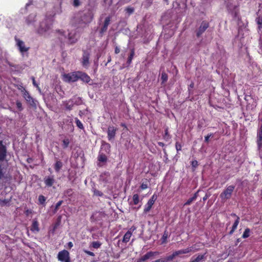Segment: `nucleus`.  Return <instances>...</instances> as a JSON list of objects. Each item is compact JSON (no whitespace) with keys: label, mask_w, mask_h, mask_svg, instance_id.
<instances>
[{"label":"nucleus","mask_w":262,"mask_h":262,"mask_svg":"<svg viewBox=\"0 0 262 262\" xmlns=\"http://www.w3.org/2000/svg\"><path fill=\"white\" fill-rule=\"evenodd\" d=\"M176 256H177L175 254V252H174L172 254L166 257H163V260H164V262H168L172 260Z\"/></svg>","instance_id":"obj_27"},{"label":"nucleus","mask_w":262,"mask_h":262,"mask_svg":"<svg viewBox=\"0 0 262 262\" xmlns=\"http://www.w3.org/2000/svg\"><path fill=\"white\" fill-rule=\"evenodd\" d=\"M117 128L114 126H108L107 130V138L109 141L114 139L115 137Z\"/></svg>","instance_id":"obj_12"},{"label":"nucleus","mask_w":262,"mask_h":262,"mask_svg":"<svg viewBox=\"0 0 262 262\" xmlns=\"http://www.w3.org/2000/svg\"><path fill=\"white\" fill-rule=\"evenodd\" d=\"M262 137V131H257V137Z\"/></svg>","instance_id":"obj_55"},{"label":"nucleus","mask_w":262,"mask_h":262,"mask_svg":"<svg viewBox=\"0 0 262 262\" xmlns=\"http://www.w3.org/2000/svg\"><path fill=\"white\" fill-rule=\"evenodd\" d=\"M135 55L134 50L132 49L130 52V54L127 59V63L128 64H130L132 62V59Z\"/></svg>","instance_id":"obj_32"},{"label":"nucleus","mask_w":262,"mask_h":262,"mask_svg":"<svg viewBox=\"0 0 262 262\" xmlns=\"http://www.w3.org/2000/svg\"><path fill=\"white\" fill-rule=\"evenodd\" d=\"M63 81L67 82H74L78 80V71L62 74Z\"/></svg>","instance_id":"obj_4"},{"label":"nucleus","mask_w":262,"mask_h":262,"mask_svg":"<svg viewBox=\"0 0 262 262\" xmlns=\"http://www.w3.org/2000/svg\"><path fill=\"white\" fill-rule=\"evenodd\" d=\"M71 99L76 105H80L82 104V100L80 97H74L71 98Z\"/></svg>","instance_id":"obj_29"},{"label":"nucleus","mask_w":262,"mask_h":262,"mask_svg":"<svg viewBox=\"0 0 262 262\" xmlns=\"http://www.w3.org/2000/svg\"><path fill=\"white\" fill-rule=\"evenodd\" d=\"M110 21H111V17L108 16L105 18L103 26L101 29V30L100 32L101 34H103L104 32H105L107 30V27L110 24Z\"/></svg>","instance_id":"obj_16"},{"label":"nucleus","mask_w":262,"mask_h":262,"mask_svg":"<svg viewBox=\"0 0 262 262\" xmlns=\"http://www.w3.org/2000/svg\"><path fill=\"white\" fill-rule=\"evenodd\" d=\"M62 203H63L62 201H59V202H58L56 203V204L55 205V207L54 210V213H56L57 212V211L59 207L61 205Z\"/></svg>","instance_id":"obj_39"},{"label":"nucleus","mask_w":262,"mask_h":262,"mask_svg":"<svg viewBox=\"0 0 262 262\" xmlns=\"http://www.w3.org/2000/svg\"><path fill=\"white\" fill-rule=\"evenodd\" d=\"M59 39L62 42H67L69 44L75 43L78 40L79 35L75 31L70 32L59 31Z\"/></svg>","instance_id":"obj_1"},{"label":"nucleus","mask_w":262,"mask_h":262,"mask_svg":"<svg viewBox=\"0 0 262 262\" xmlns=\"http://www.w3.org/2000/svg\"><path fill=\"white\" fill-rule=\"evenodd\" d=\"M81 3L79 0H73V5L75 7H78L80 5Z\"/></svg>","instance_id":"obj_44"},{"label":"nucleus","mask_w":262,"mask_h":262,"mask_svg":"<svg viewBox=\"0 0 262 262\" xmlns=\"http://www.w3.org/2000/svg\"><path fill=\"white\" fill-rule=\"evenodd\" d=\"M198 165V161L196 160L191 162V165L193 167H196Z\"/></svg>","instance_id":"obj_50"},{"label":"nucleus","mask_w":262,"mask_h":262,"mask_svg":"<svg viewBox=\"0 0 262 262\" xmlns=\"http://www.w3.org/2000/svg\"><path fill=\"white\" fill-rule=\"evenodd\" d=\"M133 201L134 205H137L139 203V196L138 194H135L133 195Z\"/></svg>","instance_id":"obj_31"},{"label":"nucleus","mask_w":262,"mask_h":262,"mask_svg":"<svg viewBox=\"0 0 262 262\" xmlns=\"http://www.w3.org/2000/svg\"><path fill=\"white\" fill-rule=\"evenodd\" d=\"M190 87H191V88H193V83H191V84L190 85Z\"/></svg>","instance_id":"obj_59"},{"label":"nucleus","mask_w":262,"mask_h":262,"mask_svg":"<svg viewBox=\"0 0 262 262\" xmlns=\"http://www.w3.org/2000/svg\"><path fill=\"white\" fill-rule=\"evenodd\" d=\"M157 195L154 194L148 201L154 204L155 202L157 200Z\"/></svg>","instance_id":"obj_45"},{"label":"nucleus","mask_w":262,"mask_h":262,"mask_svg":"<svg viewBox=\"0 0 262 262\" xmlns=\"http://www.w3.org/2000/svg\"><path fill=\"white\" fill-rule=\"evenodd\" d=\"M70 122H71V123H72V119H71V121H70Z\"/></svg>","instance_id":"obj_62"},{"label":"nucleus","mask_w":262,"mask_h":262,"mask_svg":"<svg viewBox=\"0 0 262 262\" xmlns=\"http://www.w3.org/2000/svg\"><path fill=\"white\" fill-rule=\"evenodd\" d=\"M231 215L236 217V219L232 226L231 230L229 232L230 234H232L234 232L235 230L237 228L239 222V217L237 216L235 214H231Z\"/></svg>","instance_id":"obj_19"},{"label":"nucleus","mask_w":262,"mask_h":262,"mask_svg":"<svg viewBox=\"0 0 262 262\" xmlns=\"http://www.w3.org/2000/svg\"><path fill=\"white\" fill-rule=\"evenodd\" d=\"M84 253H86L87 254L90 255V256H94L95 255L94 253L92 252H91L90 251H88V250H84Z\"/></svg>","instance_id":"obj_48"},{"label":"nucleus","mask_w":262,"mask_h":262,"mask_svg":"<svg viewBox=\"0 0 262 262\" xmlns=\"http://www.w3.org/2000/svg\"><path fill=\"white\" fill-rule=\"evenodd\" d=\"M39 224L37 219H35L32 221V224L31 227V230L32 232H38L39 231Z\"/></svg>","instance_id":"obj_18"},{"label":"nucleus","mask_w":262,"mask_h":262,"mask_svg":"<svg viewBox=\"0 0 262 262\" xmlns=\"http://www.w3.org/2000/svg\"><path fill=\"white\" fill-rule=\"evenodd\" d=\"M159 144H161V145H162V144H161V143H159Z\"/></svg>","instance_id":"obj_64"},{"label":"nucleus","mask_w":262,"mask_h":262,"mask_svg":"<svg viewBox=\"0 0 262 262\" xmlns=\"http://www.w3.org/2000/svg\"><path fill=\"white\" fill-rule=\"evenodd\" d=\"M257 23L259 25V28H262V18H258L257 19Z\"/></svg>","instance_id":"obj_46"},{"label":"nucleus","mask_w":262,"mask_h":262,"mask_svg":"<svg viewBox=\"0 0 262 262\" xmlns=\"http://www.w3.org/2000/svg\"><path fill=\"white\" fill-rule=\"evenodd\" d=\"M23 97L26 101L31 106L35 107L36 106V101L34 100L30 95L29 93L25 90L23 92Z\"/></svg>","instance_id":"obj_8"},{"label":"nucleus","mask_w":262,"mask_h":262,"mask_svg":"<svg viewBox=\"0 0 262 262\" xmlns=\"http://www.w3.org/2000/svg\"><path fill=\"white\" fill-rule=\"evenodd\" d=\"M181 145L180 143H179L178 142H177L176 143V148L177 151L181 150Z\"/></svg>","instance_id":"obj_47"},{"label":"nucleus","mask_w":262,"mask_h":262,"mask_svg":"<svg viewBox=\"0 0 262 262\" xmlns=\"http://www.w3.org/2000/svg\"><path fill=\"white\" fill-rule=\"evenodd\" d=\"M209 27V24L207 21H203L198 31H196V36L199 37Z\"/></svg>","instance_id":"obj_10"},{"label":"nucleus","mask_w":262,"mask_h":262,"mask_svg":"<svg viewBox=\"0 0 262 262\" xmlns=\"http://www.w3.org/2000/svg\"><path fill=\"white\" fill-rule=\"evenodd\" d=\"M63 104L67 110H71L75 103L73 102V101H72V100L71 99L69 100L64 101Z\"/></svg>","instance_id":"obj_20"},{"label":"nucleus","mask_w":262,"mask_h":262,"mask_svg":"<svg viewBox=\"0 0 262 262\" xmlns=\"http://www.w3.org/2000/svg\"><path fill=\"white\" fill-rule=\"evenodd\" d=\"M62 166L63 164L62 162L60 161H57L54 165V168L56 172H59L60 169L62 168Z\"/></svg>","instance_id":"obj_26"},{"label":"nucleus","mask_w":262,"mask_h":262,"mask_svg":"<svg viewBox=\"0 0 262 262\" xmlns=\"http://www.w3.org/2000/svg\"><path fill=\"white\" fill-rule=\"evenodd\" d=\"M92 16L90 13H88L87 14H84L82 16V21L84 24H86L89 22L92 19Z\"/></svg>","instance_id":"obj_21"},{"label":"nucleus","mask_w":262,"mask_h":262,"mask_svg":"<svg viewBox=\"0 0 262 262\" xmlns=\"http://www.w3.org/2000/svg\"><path fill=\"white\" fill-rule=\"evenodd\" d=\"M6 148L3 145V142L0 141V161H4L6 157Z\"/></svg>","instance_id":"obj_13"},{"label":"nucleus","mask_w":262,"mask_h":262,"mask_svg":"<svg viewBox=\"0 0 262 262\" xmlns=\"http://www.w3.org/2000/svg\"><path fill=\"white\" fill-rule=\"evenodd\" d=\"M16 107L18 108L19 111H23V107L22 106V104L19 101H18V100L16 101Z\"/></svg>","instance_id":"obj_40"},{"label":"nucleus","mask_w":262,"mask_h":262,"mask_svg":"<svg viewBox=\"0 0 262 262\" xmlns=\"http://www.w3.org/2000/svg\"><path fill=\"white\" fill-rule=\"evenodd\" d=\"M15 41L16 42V45L18 47L19 51L21 53L27 52L29 50V47H26L25 42L23 41L16 38H15Z\"/></svg>","instance_id":"obj_9"},{"label":"nucleus","mask_w":262,"mask_h":262,"mask_svg":"<svg viewBox=\"0 0 262 262\" xmlns=\"http://www.w3.org/2000/svg\"><path fill=\"white\" fill-rule=\"evenodd\" d=\"M125 11L126 13L128 14V15H130L134 12V9L132 7H127L125 9Z\"/></svg>","instance_id":"obj_42"},{"label":"nucleus","mask_w":262,"mask_h":262,"mask_svg":"<svg viewBox=\"0 0 262 262\" xmlns=\"http://www.w3.org/2000/svg\"><path fill=\"white\" fill-rule=\"evenodd\" d=\"M33 83L34 84V86H36L38 89H39V88H38V85L36 84L35 81V79L33 78Z\"/></svg>","instance_id":"obj_56"},{"label":"nucleus","mask_w":262,"mask_h":262,"mask_svg":"<svg viewBox=\"0 0 262 262\" xmlns=\"http://www.w3.org/2000/svg\"><path fill=\"white\" fill-rule=\"evenodd\" d=\"M68 247L69 249H71L72 247H73V244L72 243V242H69L68 244Z\"/></svg>","instance_id":"obj_53"},{"label":"nucleus","mask_w":262,"mask_h":262,"mask_svg":"<svg viewBox=\"0 0 262 262\" xmlns=\"http://www.w3.org/2000/svg\"><path fill=\"white\" fill-rule=\"evenodd\" d=\"M206 197H204V198H203V200H206Z\"/></svg>","instance_id":"obj_61"},{"label":"nucleus","mask_w":262,"mask_h":262,"mask_svg":"<svg viewBox=\"0 0 262 262\" xmlns=\"http://www.w3.org/2000/svg\"><path fill=\"white\" fill-rule=\"evenodd\" d=\"M183 251V253L184 254H187L190 252H194L196 251H198V249H195L193 246H191L190 247H188L185 249H182Z\"/></svg>","instance_id":"obj_24"},{"label":"nucleus","mask_w":262,"mask_h":262,"mask_svg":"<svg viewBox=\"0 0 262 262\" xmlns=\"http://www.w3.org/2000/svg\"><path fill=\"white\" fill-rule=\"evenodd\" d=\"M257 144L258 150H260L262 147V137H257Z\"/></svg>","instance_id":"obj_33"},{"label":"nucleus","mask_w":262,"mask_h":262,"mask_svg":"<svg viewBox=\"0 0 262 262\" xmlns=\"http://www.w3.org/2000/svg\"><path fill=\"white\" fill-rule=\"evenodd\" d=\"M159 253L158 252H152L149 251L146 253L145 255L141 257L138 259L137 262L146 261L148 259L152 258L153 256L158 255Z\"/></svg>","instance_id":"obj_7"},{"label":"nucleus","mask_w":262,"mask_h":262,"mask_svg":"<svg viewBox=\"0 0 262 262\" xmlns=\"http://www.w3.org/2000/svg\"><path fill=\"white\" fill-rule=\"evenodd\" d=\"M36 14H31L26 18L25 21L27 25L31 26L34 25V23L36 21Z\"/></svg>","instance_id":"obj_15"},{"label":"nucleus","mask_w":262,"mask_h":262,"mask_svg":"<svg viewBox=\"0 0 262 262\" xmlns=\"http://www.w3.org/2000/svg\"><path fill=\"white\" fill-rule=\"evenodd\" d=\"M250 229L249 228H246L245 230V231L243 234V235H242L243 238H246L250 236Z\"/></svg>","instance_id":"obj_34"},{"label":"nucleus","mask_w":262,"mask_h":262,"mask_svg":"<svg viewBox=\"0 0 262 262\" xmlns=\"http://www.w3.org/2000/svg\"><path fill=\"white\" fill-rule=\"evenodd\" d=\"M78 80L80 79L86 83H88L91 80L90 77L86 74L80 71H78Z\"/></svg>","instance_id":"obj_14"},{"label":"nucleus","mask_w":262,"mask_h":262,"mask_svg":"<svg viewBox=\"0 0 262 262\" xmlns=\"http://www.w3.org/2000/svg\"><path fill=\"white\" fill-rule=\"evenodd\" d=\"M163 237L166 239L167 238V235H164Z\"/></svg>","instance_id":"obj_60"},{"label":"nucleus","mask_w":262,"mask_h":262,"mask_svg":"<svg viewBox=\"0 0 262 262\" xmlns=\"http://www.w3.org/2000/svg\"><path fill=\"white\" fill-rule=\"evenodd\" d=\"M11 178L10 169L8 166L2 165L0 164V180L8 181Z\"/></svg>","instance_id":"obj_3"},{"label":"nucleus","mask_w":262,"mask_h":262,"mask_svg":"<svg viewBox=\"0 0 262 262\" xmlns=\"http://www.w3.org/2000/svg\"><path fill=\"white\" fill-rule=\"evenodd\" d=\"M161 79L163 82L166 81L168 79V76L167 74L165 73H163L161 75Z\"/></svg>","instance_id":"obj_43"},{"label":"nucleus","mask_w":262,"mask_h":262,"mask_svg":"<svg viewBox=\"0 0 262 262\" xmlns=\"http://www.w3.org/2000/svg\"><path fill=\"white\" fill-rule=\"evenodd\" d=\"M52 23L49 19H46L40 22L38 27L36 28V32L40 35H43L51 29Z\"/></svg>","instance_id":"obj_2"},{"label":"nucleus","mask_w":262,"mask_h":262,"mask_svg":"<svg viewBox=\"0 0 262 262\" xmlns=\"http://www.w3.org/2000/svg\"><path fill=\"white\" fill-rule=\"evenodd\" d=\"M154 205L153 203H151L150 201H148L146 204L145 205V208L144 209V212L145 213H147L149 211V210L151 209L152 205Z\"/></svg>","instance_id":"obj_28"},{"label":"nucleus","mask_w":262,"mask_h":262,"mask_svg":"<svg viewBox=\"0 0 262 262\" xmlns=\"http://www.w3.org/2000/svg\"><path fill=\"white\" fill-rule=\"evenodd\" d=\"M132 235V232L130 230H128L124 235L122 242L124 243H127Z\"/></svg>","instance_id":"obj_23"},{"label":"nucleus","mask_w":262,"mask_h":262,"mask_svg":"<svg viewBox=\"0 0 262 262\" xmlns=\"http://www.w3.org/2000/svg\"><path fill=\"white\" fill-rule=\"evenodd\" d=\"M107 158L105 155L100 153L98 156V160L99 162L105 163L107 161Z\"/></svg>","instance_id":"obj_25"},{"label":"nucleus","mask_w":262,"mask_h":262,"mask_svg":"<svg viewBox=\"0 0 262 262\" xmlns=\"http://www.w3.org/2000/svg\"><path fill=\"white\" fill-rule=\"evenodd\" d=\"M205 258V254H199L196 257H192L190 262H203Z\"/></svg>","instance_id":"obj_17"},{"label":"nucleus","mask_w":262,"mask_h":262,"mask_svg":"<svg viewBox=\"0 0 262 262\" xmlns=\"http://www.w3.org/2000/svg\"><path fill=\"white\" fill-rule=\"evenodd\" d=\"M235 187L233 185L229 186L221 194L220 197L224 200L228 199L230 198Z\"/></svg>","instance_id":"obj_6"},{"label":"nucleus","mask_w":262,"mask_h":262,"mask_svg":"<svg viewBox=\"0 0 262 262\" xmlns=\"http://www.w3.org/2000/svg\"><path fill=\"white\" fill-rule=\"evenodd\" d=\"M197 198V194L196 193L194 194V196L192 198L189 199L187 202L184 204V205H189L191 204V203L196 200Z\"/></svg>","instance_id":"obj_30"},{"label":"nucleus","mask_w":262,"mask_h":262,"mask_svg":"<svg viewBox=\"0 0 262 262\" xmlns=\"http://www.w3.org/2000/svg\"><path fill=\"white\" fill-rule=\"evenodd\" d=\"M70 141L69 139H64L62 141V147L63 148H66L69 146Z\"/></svg>","instance_id":"obj_36"},{"label":"nucleus","mask_w":262,"mask_h":262,"mask_svg":"<svg viewBox=\"0 0 262 262\" xmlns=\"http://www.w3.org/2000/svg\"><path fill=\"white\" fill-rule=\"evenodd\" d=\"M46 200V199L44 196H43L42 195H40L39 196L38 201L40 204H43L45 203Z\"/></svg>","instance_id":"obj_38"},{"label":"nucleus","mask_w":262,"mask_h":262,"mask_svg":"<svg viewBox=\"0 0 262 262\" xmlns=\"http://www.w3.org/2000/svg\"><path fill=\"white\" fill-rule=\"evenodd\" d=\"M89 55L88 53H84L82 57V64L84 67H87L89 64Z\"/></svg>","instance_id":"obj_22"},{"label":"nucleus","mask_w":262,"mask_h":262,"mask_svg":"<svg viewBox=\"0 0 262 262\" xmlns=\"http://www.w3.org/2000/svg\"><path fill=\"white\" fill-rule=\"evenodd\" d=\"M93 192L94 195L96 196H102L103 195L102 192L96 189L93 190Z\"/></svg>","instance_id":"obj_41"},{"label":"nucleus","mask_w":262,"mask_h":262,"mask_svg":"<svg viewBox=\"0 0 262 262\" xmlns=\"http://www.w3.org/2000/svg\"><path fill=\"white\" fill-rule=\"evenodd\" d=\"M75 122H76V124L78 127H79L80 129L84 128L82 122L77 118H75Z\"/></svg>","instance_id":"obj_35"},{"label":"nucleus","mask_w":262,"mask_h":262,"mask_svg":"<svg viewBox=\"0 0 262 262\" xmlns=\"http://www.w3.org/2000/svg\"><path fill=\"white\" fill-rule=\"evenodd\" d=\"M213 136L212 134H210L205 137V141L208 142L209 141V138Z\"/></svg>","instance_id":"obj_49"},{"label":"nucleus","mask_w":262,"mask_h":262,"mask_svg":"<svg viewBox=\"0 0 262 262\" xmlns=\"http://www.w3.org/2000/svg\"><path fill=\"white\" fill-rule=\"evenodd\" d=\"M57 258L58 260L61 262H71L70 253L66 250H63L58 252Z\"/></svg>","instance_id":"obj_5"},{"label":"nucleus","mask_w":262,"mask_h":262,"mask_svg":"<svg viewBox=\"0 0 262 262\" xmlns=\"http://www.w3.org/2000/svg\"><path fill=\"white\" fill-rule=\"evenodd\" d=\"M141 188L142 189H145L147 188V185L146 184L142 183L141 185Z\"/></svg>","instance_id":"obj_52"},{"label":"nucleus","mask_w":262,"mask_h":262,"mask_svg":"<svg viewBox=\"0 0 262 262\" xmlns=\"http://www.w3.org/2000/svg\"><path fill=\"white\" fill-rule=\"evenodd\" d=\"M98 165H99V166H101L102 165H100V164H98Z\"/></svg>","instance_id":"obj_63"},{"label":"nucleus","mask_w":262,"mask_h":262,"mask_svg":"<svg viewBox=\"0 0 262 262\" xmlns=\"http://www.w3.org/2000/svg\"><path fill=\"white\" fill-rule=\"evenodd\" d=\"M165 136H168V129H166L165 130Z\"/></svg>","instance_id":"obj_57"},{"label":"nucleus","mask_w":262,"mask_h":262,"mask_svg":"<svg viewBox=\"0 0 262 262\" xmlns=\"http://www.w3.org/2000/svg\"><path fill=\"white\" fill-rule=\"evenodd\" d=\"M174 252H175V254L177 256L180 254H183L182 249L178 250V251H174Z\"/></svg>","instance_id":"obj_51"},{"label":"nucleus","mask_w":262,"mask_h":262,"mask_svg":"<svg viewBox=\"0 0 262 262\" xmlns=\"http://www.w3.org/2000/svg\"><path fill=\"white\" fill-rule=\"evenodd\" d=\"M43 182L47 187H51L55 183V179L53 175L46 176L43 178Z\"/></svg>","instance_id":"obj_11"},{"label":"nucleus","mask_w":262,"mask_h":262,"mask_svg":"<svg viewBox=\"0 0 262 262\" xmlns=\"http://www.w3.org/2000/svg\"><path fill=\"white\" fill-rule=\"evenodd\" d=\"M92 245L94 248L98 249L101 246V243L98 241H96V242H93L92 243Z\"/></svg>","instance_id":"obj_37"},{"label":"nucleus","mask_w":262,"mask_h":262,"mask_svg":"<svg viewBox=\"0 0 262 262\" xmlns=\"http://www.w3.org/2000/svg\"><path fill=\"white\" fill-rule=\"evenodd\" d=\"M120 52V49L118 47H116L115 49V53L116 54H118Z\"/></svg>","instance_id":"obj_54"},{"label":"nucleus","mask_w":262,"mask_h":262,"mask_svg":"<svg viewBox=\"0 0 262 262\" xmlns=\"http://www.w3.org/2000/svg\"><path fill=\"white\" fill-rule=\"evenodd\" d=\"M72 191L71 189H69L67 191L68 193H70Z\"/></svg>","instance_id":"obj_58"}]
</instances>
